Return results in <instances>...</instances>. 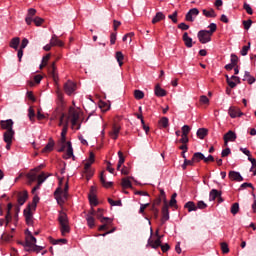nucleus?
Masks as SVG:
<instances>
[{
	"label": "nucleus",
	"mask_w": 256,
	"mask_h": 256,
	"mask_svg": "<svg viewBox=\"0 0 256 256\" xmlns=\"http://www.w3.org/2000/svg\"><path fill=\"white\" fill-rule=\"evenodd\" d=\"M226 82L228 83L230 89H235V87H237V84L241 83V78H239V76H231V78H229L228 75H226Z\"/></svg>",
	"instance_id": "nucleus-12"
},
{
	"label": "nucleus",
	"mask_w": 256,
	"mask_h": 256,
	"mask_svg": "<svg viewBox=\"0 0 256 256\" xmlns=\"http://www.w3.org/2000/svg\"><path fill=\"white\" fill-rule=\"evenodd\" d=\"M149 205H150L149 202H147L146 204L140 203L139 214L140 215H145V209H147V207H149Z\"/></svg>",
	"instance_id": "nucleus-52"
},
{
	"label": "nucleus",
	"mask_w": 256,
	"mask_h": 256,
	"mask_svg": "<svg viewBox=\"0 0 256 256\" xmlns=\"http://www.w3.org/2000/svg\"><path fill=\"white\" fill-rule=\"evenodd\" d=\"M59 143L61 147L58 149V153H63L66 150V154L63 155V159H71L73 157V146L71 141H67V136H61Z\"/></svg>",
	"instance_id": "nucleus-4"
},
{
	"label": "nucleus",
	"mask_w": 256,
	"mask_h": 256,
	"mask_svg": "<svg viewBox=\"0 0 256 256\" xmlns=\"http://www.w3.org/2000/svg\"><path fill=\"white\" fill-rule=\"evenodd\" d=\"M196 207L197 209H207V203H204L203 201H198Z\"/></svg>",
	"instance_id": "nucleus-64"
},
{
	"label": "nucleus",
	"mask_w": 256,
	"mask_h": 256,
	"mask_svg": "<svg viewBox=\"0 0 256 256\" xmlns=\"http://www.w3.org/2000/svg\"><path fill=\"white\" fill-rule=\"evenodd\" d=\"M36 180L39 185H43V183H45V181L47 180V176H45V173H41L37 176Z\"/></svg>",
	"instance_id": "nucleus-46"
},
{
	"label": "nucleus",
	"mask_w": 256,
	"mask_h": 256,
	"mask_svg": "<svg viewBox=\"0 0 256 256\" xmlns=\"http://www.w3.org/2000/svg\"><path fill=\"white\" fill-rule=\"evenodd\" d=\"M179 143H182L183 145H187V143H189V136L182 134L181 139L179 140Z\"/></svg>",
	"instance_id": "nucleus-58"
},
{
	"label": "nucleus",
	"mask_w": 256,
	"mask_h": 256,
	"mask_svg": "<svg viewBox=\"0 0 256 256\" xmlns=\"http://www.w3.org/2000/svg\"><path fill=\"white\" fill-rule=\"evenodd\" d=\"M76 89H77V85L71 80H68L64 84V91L66 95H71L72 93H75Z\"/></svg>",
	"instance_id": "nucleus-11"
},
{
	"label": "nucleus",
	"mask_w": 256,
	"mask_h": 256,
	"mask_svg": "<svg viewBox=\"0 0 256 256\" xmlns=\"http://www.w3.org/2000/svg\"><path fill=\"white\" fill-rule=\"evenodd\" d=\"M37 203H39V196H34L32 203L27 208L35 211L37 209Z\"/></svg>",
	"instance_id": "nucleus-43"
},
{
	"label": "nucleus",
	"mask_w": 256,
	"mask_h": 256,
	"mask_svg": "<svg viewBox=\"0 0 256 256\" xmlns=\"http://www.w3.org/2000/svg\"><path fill=\"white\" fill-rule=\"evenodd\" d=\"M44 249L43 246H38L34 244V247L30 250V253H41V250Z\"/></svg>",
	"instance_id": "nucleus-56"
},
{
	"label": "nucleus",
	"mask_w": 256,
	"mask_h": 256,
	"mask_svg": "<svg viewBox=\"0 0 256 256\" xmlns=\"http://www.w3.org/2000/svg\"><path fill=\"white\" fill-rule=\"evenodd\" d=\"M196 135L199 139H205V137H207V129L205 128L198 129Z\"/></svg>",
	"instance_id": "nucleus-41"
},
{
	"label": "nucleus",
	"mask_w": 256,
	"mask_h": 256,
	"mask_svg": "<svg viewBox=\"0 0 256 256\" xmlns=\"http://www.w3.org/2000/svg\"><path fill=\"white\" fill-rule=\"evenodd\" d=\"M20 245H23L24 250L28 253H31L32 248L37 245V238L35 236H26L25 242H19Z\"/></svg>",
	"instance_id": "nucleus-7"
},
{
	"label": "nucleus",
	"mask_w": 256,
	"mask_h": 256,
	"mask_svg": "<svg viewBox=\"0 0 256 256\" xmlns=\"http://www.w3.org/2000/svg\"><path fill=\"white\" fill-rule=\"evenodd\" d=\"M228 177L230 181H236L237 183H241V181H243V176H241V173L237 171H230Z\"/></svg>",
	"instance_id": "nucleus-20"
},
{
	"label": "nucleus",
	"mask_w": 256,
	"mask_h": 256,
	"mask_svg": "<svg viewBox=\"0 0 256 256\" xmlns=\"http://www.w3.org/2000/svg\"><path fill=\"white\" fill-rule=\"evenodd\" d=\"M28 117H29L31 123H35V110L33 109V107H30L28 109Z\"/></svg>",
	"instance_id": "nucleus-45"
},
{
	"label": "nucleus",
	"mask_w": 256,
	"mask_h": 256,
	"mask_svg": "<svg viewBox=\"0 0 256 256\" xmlns=\"http://www.w3.org/2000/svg\"><path fill=\"white\" fill-rule=\"evenodd\" d=\"M229 155H231V149L230 148H226V149L222 150V152H221L222 157H229Z\"/></svg>",
	"instance_id": "nucleus-62"
},
{
	"label": "nucleus",
	"mask_w": 256,
	"mask_h": 256,
	"mask_svg": "<svg viewBox=\"0 0 256 256\" xmlns=\"http://www.w3.org/2000/svg\"><path fill=\"white\" fill-rule=\"evenodd\" d=\"M182 41L188 49L193 47V38L189 37V33L185 32L182 36Z\"/></svg>",
	"instance_id": "nucleus-24"
},
{
	"label": "nucleus",
	"mask_w": 256,
	"mask_h": 256,
	"mask_svg": "<svg viewBox=\"0 0 256 256\" xmlns=\"http://www.w3.org/2000/svg\"><path fill=\"white\" fill-rule=\"evenodd\" d=\"M221 251L224 254L229 253V245L226 242L221 243Z\"/></svg>",
	"instance_id": "nucleus-55"
},
{
	"label": "nucleus",
	"mask_w": 256,
	"mask_h": 256,
	"mask_svg": "<svg viewBox=\"0 0 256 256\" xmlns=\"http://www.w3.org/2000/svg\"><path fill=\"white\" fill-rule=\"evenodd\" d=\"M165 19V14L163 12H158L152 19V23L155 25V23H159V21H163Z\"/></svg>",
	"instance_id": "nucleus-39"
},
{
	"label": "nucleus",
	"mask_w": 256,
	"mask_h": 256,
	"mask_svg": "<svg viewBox=\"0 0 256 256\" xmlns=\"http://www.w3.org/2000/svg\"><path fill=\"white\" fill-rule=\"evenodd\" d=\"M242 25H243V27H244V29H245L246 31H249V29H251V25H253V20H251V19H249V20H244V21L242 22Z\"/></svg>",
	"instance_id": "nucleus-48"
},
{
	"label": "nucleus",
	"mask_w": 256,
	"mask_h": 256,
	"mask_svg": "<svg viewBox=\"0 0 256 256\" xmlns=\"http://www.w3.org/2000/svg\"><path fill=\"white\" fill-rule=\"evenodd\" d=\"M1 128L5 129L6 131H9L13 129V120L8 119V120H2L0 122Z\"/></svg>",
	"instance_id": "nucleus-26"
},
{
	"label": "nucleus",
	"mask_w": 256,
	"mask_h": 256,
	"mask_svg": "<svg viewBox=\"0 0 256 256\" xmlns=\"http://www.w3.org/2000/svg\"><path fill=\"white\" fill-rule=\"evenodd\" d=\"M154 92H155L156 97H165V95H167V91H165V89L161 88V86L159 84H157L155 86Z\"/></svg>",
	"instance_id": "nucleus-27"
},
{
	"label": "nucleus",
	"mask_w": 256,
	"mask_h": 256,
	"mask_svg": "<svg viewBox=\"0 0 256 256\" xmlns=\"http://www.w3.org/2000/svg\"><path fill=\"white\" fill-rule=\"evenodd\" d=\"M58 223L60 225L62 237H65V235H69V233H71V226H69V218L67 217V213L63 211L59 212Z\"/></svg>",
	"instance_id": "nucleus-3"
},
{
	"label": "nucleus",
	"mask_w": 256,
	"mask_h": 256,
	"mask_svg": "<svg viewBox=\"0 0 256 256\" xmlns=\"http://www.w3.org/2000/svg\"><path fill=\"white\" fill-rule=\"evenodd\" d=\"M50 45L52 47H65V43H63V41H61L55 34H53L50 39Z\"/></svg>",
	"instance_id": "nucleus-21"
},
{
	"label": "nucleus",
	"mask_w": 256,
	"mask_h": 256,
	"mask_svg": "<svg viewBox=\"0 0 256 256\" xmlns=\"http://www.w3.org/2000/svg\"><path fill=\"white\" fill-rule=\"evenodd\" d=\"M118 157H119L118 164L123 165V163H125V156H123V152L119 151Z\"/></svg>",
	"instance_id": "nucleus-61"
},
{
	"label": "nucleus",
	"mask_w": 256,
	"mask_h": 256,
	"mask_svg": "<svg viewBox=\"0 0 256 256\" xmlns=\"http://www.w3.org/2000/svg\"><path fill=\"white\" fill-rule=\"evenodd\" d=\"M223 140L225 147H227V145H229V142L233 143L237 140V134L233 130H230L226 134H224Z\"/></svg>",
	"instance_id": "nucleus-9"
},
{
	"label": "nucleus",
	"mask_w": 256,
	"mask_h": 256,
	"mask_svg": "<svg viewBox=\"0 0 256 256\" xmlns=\"http://www.w3.org/2000/svg\"><path fill=\"white\" fill-rule=\"evenodd\" d=\"M93 163H95V153L90 152L89 158L84 162L83 170V173L86 175V179L88 180L94 175L93 169H91V165H93Z\"/></svg>",
	"instance_id": "nucleus-6"
},
{
	"label": "nucleus",
	"mask_w": 256,
	"mask_h": 256,
	"mask_svg": "<svg viewBox=\"0 0 256 256\" xmlns=\"http://www.w3.org/2000/svg\"><path fill=\"white\" fill-rule=\"evenodd\" d=\"M119 133H121V126L114 124L112 126V130L109 132V137H111V139L114 141H117L119 138Z\"/></svg>",
	"instance_id": "nucleus-15"
},
{
	"label": "nucleus",
	"mask_w": 256,
	"mask_h": 256,
	"mask_svg": "<svg viewBox=\"0 0 256 256\" xmlns=\"http://www.w3.org/2000/svg\"><path fill=\"white\" fill-rule=\"evenodd\" d=\"M197 15H199V9L192 8L187 12L185 19H186V21L193 23V21H195V17H197Z\"/></svg>",
	"instance_id": "nucleus-14"
},
{
	"label": "nucleus",
	"mask_w": 256,
	"mask_h": 256,
	"mask_svg": "<svg viewBox=\"0 0 256 256\" xmlns=\"http://www.w3.org/2000/svg\"><path fill=\"white\" fill-rule=\"evenodd\" d=\"M208 29L209 30H200L198 32V40L202 43V45L211 42V37H213V33L217 31V24L210 23Z\"/></svg>",
	"instance_id": "nucleus-2"
},
{
	"label": "nucleus",
	"mask_w": 256,
	"mask_h": 256,
	"mask_svg": "<svg viewBox=\"0 0 256 256\" xmlns=\"http://www.w3.org/2000/svg\"><path fill=\"white\" fill-rule=\"evenodd\" d=\"M231 213L232 215H237L239 213V203H234L232 206H231Z\"/></svg>",
	"instance_id": "nucleus-51"
},
{
	"label": "nucleus",
	"mask_w": 256,
	"mask_h": 256,
	"mask_svg": "<svg viewBox=\"0 0 256 256\" xmlns=\"http://www.w3.org/2000/svg\"><path fill=\"white\" fill-rule=\"evenodd\" d=\"M177 205V193L172 194L170 199V207H175Z\"/></svg>",
	"instance_id": "nucleus-54"
},
{
	"label": "nucleus",
	"mask_w": 256,
	"mask_h": 256,
	"mask_svg": "<svg viewBox=\"0 0 256 256\" xmlns=\"http://www.w3.org/2000/svg\"><path fill=\"white\" fill-rule=\"evenodd\" d=\"M97 219H99L103 224L99 226L98 231H107V229H109V225L113 224V219L109 217H101L100 214H97Z\"/></svg>",
	"instance_id": "nucleus-8"
},
{
	"label": "nucleus",
	"mask_w": 256,
	"mask_h": 256,
	"mask_svg": "<svg viewBox=\"0 0 256 256\" xmlns=\"http://www.w3.org/2000/svg\"><path fill=\"white\" fill-rule=\"evenodd\" d=\"M27 199H29V193L27 192V190H23L22 192L18 193V198H17L18 205H25V203L27 202Z\"/></svg>",
	"instance_id": "nucleus-17"
},
{
	"label": "nucleus",
	"mask_w": 256,
	"mask_h": 256,
	"mask_svg": "<svg viewBox=\"0 0 256 256\" xmlns=\"http://www.w3.org/2000/svg\"><path fill=\"white\" fill-rule=\"evenodd\" d=\"M237 63H239V57H237L235 54H231V64L234 67H237Z\"/></svg>",
	"instance_id": "nucleus-57"
},
{
	"label": "nucleus",
	"mask_w": 256,
	"mask_h": 256,
	"mask_svg": "<svg viewBox=\"0 0 256 256\" xmlns=\"http://www.w3.org/2000/svg\"><path fill=\"white\" fill-rule=\"evenodd\" d=\"M54 148H55V141L53 140V138H49L48 143L42 149V153H51V151H53Z\"/></svg>",
	"instance_id": "nucleus-23"
},
{
	"label": "nucleus",
	"mask_w": 256,
	"mask_h": 256,
	"mask_svg": "<svg viewBox=\"0 0 256 256\" xmlns=\"http://www.w3.org/2000/svg\"><path fill=\"white\" fill-rule=\"evenodd\" d=\"M85 219L87 221V225H88L89 229H93L95 227V217H93L91 215H86Z\"/></svg>",
	"instance_id": "nucleus-36"
},
{
	"label": "nucleus",
	"mask_w": 256,
	"mask_h": 256,
	"mask_svg": "<svg viewBox=\"0 0 256 256\" xmlns=\"http://www.w3.org/2000/svg\"><path fill=\"white\" fill-rule=\"evenodd\" d=\"M168 19H171L174 23H177V11H174L172 14L168 16Z\"/></svg>",
	"instance_id": "nucleus-63"
},
{
	"label": "nucleus",
	"mask_w": 256,
	"mask_h": 256,
	"mask_svg": "<svg viewBox=\"0 0 256 256\" xmlns=\"http://www.w3.org/2000/svg\"><path fill=\"white\" fill-rule=\"evenodd\" d=\"M13 137H15V130L14 129H10V130H6L4 132V142L5 143H13Z\"/></svg>",
	"instance_id": "nucleus-18"
},
{
	"label": "nucleus",
	"mask_w": 256,
	"mask_h": 256,
	"mask_svg": "<svg viewBox=\"0 0 256 256\" xmlns=\"http://www.w3.org/2000/svg\"><path fill=\"white\" fill-rule=\"evenodd\" d=\"M50 73L54 81H59V75L57 74V66H55V62H53L50 67Z\"/></svg>",
	"instance_id": "nucleus-33"
},
{
	"label": "nucleus",
	"mask_w": 256,
	"mask_h": 256,
	"mask_svg": "<svg viewBox=\"0 0 256 256\" xmlns=\"http://www.w3.org/2000/svg\"><path fill=\"white\" fill-rule=\"evenodd\" d=\"M148 243L152 249H159V247H161V236H159L156 240L149 239Z\"/></svg>",
	"instance_id": "nucleus-30"
},
{
	"label": "nucleus",
	"mask_w": 256,
	"mask_h": 256,
	"mask_svg": "<svg viewBox=\"0 0 256 256\" xmlns=\"http://www.w3.org/2000/svg\"><path fill=\"white\" fill-rule=\"evenodd\" d=\"M69 193V182H66L64 189L58 187L54 192V197L58 203V205H64L65 201H67Z\"/></svg>",
	"instance_id": "nucleus-5"
},
{
	"label": "nucleus",
	"mask_w": 256,
	"mask_h": 256,
	"mask_svg": "<svg viewBox=\"0 0 256 256\" xmlns=\"http://www.w3.org/2000/svg\"><path fill=\"white\" fill-rule=\"evenodd\" d=\"M20 43H21V39H20L19 37H14V38H12L11 41H10V47H11L12 49L17 50V49H19V44H20Z\"/></svg>",
	"instance_id": "nucleus-34"
},
{
	"label": "nucleus",
	"mask_w": 256,
	"mask_h": 256,
	"mask_svg": "<svg viewBox=\"0 0 256 256\" xmlns=\"http://www.w3.org/2000/svg\"><path fill=\"white\" fill-rule=\"evenodd\" d=\"M191 131V127L189 125H184L182 127V135H187L189 136V132Z\"/></svg>",
	"instance_id": "nucleus-60"
},
{
	"label": "nucleus",
	"mask_w": 256,
	"mask_h": 256,
	"mask_svg": "<svg viewBox=\"0 0 256 256\" xmlns=\"http://www.w3.org/2000/svg\"><path fill=\"white\" fill-rule=\"evenodd\" d=\"M167 221H169V206L167 204H164V206L162 207L161 222L163 224V223H167Z\"/></svg>",
	"instance_id": "nucleus-22"
},
{
	"label": "nucleus",
	"mask_w": 256,
	"mask_h": 256,
	"mask_svg": "<svg viewBox=\"0 0 256 256\" xmlns=\"http://www.w3.org/2000/svg\"><path fill=\"white\" fill-rule=\"evenodd\" d=\"M24 217L26 224L29 227H33V210L31 208L24 209Z\"/></svg>",
	"instance_id": "nucleus-13"
},
{
	"label": "nucleus",
	"mask_w": 256,
	"mask_h": 256,
	"mask_svg": "<svg viewBox=\"0 0 256 256\" xmlns=\"http://www.w3.org/2000/svg\"><path fill=\"white\" fill-rule=\"evenodd\" d=\"M217 197H221V191L217 189H212L209 193V201H215Z\"/></svg>",
	"instance_id": "nucleus-32"
},
{
	"label": "nucleus",
	"mask_w": 256,
	"mask_h": 256,
	"mask_svg": "<svg viewBox=\"0 0 256 256\" xmlns=\"http://www.w3.org/2000/svg\"><path fill=\"white\" fill-rule=\"evenodd\" d=\"M121 185L123 189H131L133 187V184H131V180H129V178H122Z\"/></svg>",
	"instance_id": "nucleus-38"
},
{
	"label": "nucleus",
	"mask_w": 256,
	"mask_h": 256,
	"mask_svg": "<svg viewBox=\"0 0 256 256\" xmlns=\"http://www.w3.org/2000/svg\"><path fill=\"white\" fill-rule=\"evenodd\" d=\"M184 209H187L188 213H191L193 211H197V205L195 204V202L193 201H188L185 205H184Z\"/></svg>",
	"instance_id": "nucleus-28"
},
{
	"label": "nucleus",
	"mask_w": 256,
	"mask_h": 256,
	"mask_svg": "<svg viewBox=\"0 0 256 256\" xmlns=\"http://www.w3.org/2000/svg\"><path fill=\"white\" fill-rule=\"evenodd\" d=\"M192 159L194 163H201V161H204L205 155L201 152H195L192 156Z\"/></svg>",
	"instance_id": "nucleus-29"
},
{
	"label": "nucleus",
	"mask_w": 256,
	"mask_h": 256,
	"mask_svg": "<svg viewBox=\"0 0 256 256\" xmlns=\"http://www.w3.org/2000/svg\"><path fill=\"white\" fill-rule=\"evenodd\" d=\"M44 22L45 20L41 17H35L33 20V23L36 25V27H41V25H43Z\"/></svg>",
	"instance_id": "nucleus-50"
},
{
	"label": "nucleus",
	"mask_w": 256,
	"mask_h": 256,
	"mask_svg": "<svg viewBox=\"0 0 256 256\" xmlns=\"http://www.w3.org/2000/svg\"><path fill=\"white\" fill-rule=\"evenodd\" d=\"M151 211L154 215V219H159V208L152 206Z\"/></svg>",
	"instance_id": "nucleus-59"
},
{
	"label": "nucleus",
	"mask_w": 256,
	"mask_h": 256,
	"mask_svg": "<svg viewBox=\"0 0 256 256\" xmlns=\"http://www.w3.org/2000/svg\"><path fill=\"white\" fill-rule=\"evenodd\" d=\"M102 212H103V209L101 208L98 209V212H96L95 209L91 208L86 215H90V217H95V215L97 217V215H101V217H103Z\"/></svg>",
	"instance_id": "nucleus-42"
},
{
	"label": "nucleus",
	"mask_w": 256,
	"mask_h": 256,
	"mask_svg": "<svg viewBox=\"0 0 256 256\" xmlns=\"http://www.w3.org/2000/svg\"><path fill=\"white\" fill-rule=\"evenodd\" d=\"M159 126L162 127L163 129H167L169 127V118L162 117L159 120Z\"/></svg>",
	"instance_id": "nucleus-40"
},
{
	"label": "nucleus",
	"mask_w": 256,
	"mask_h": 256,
	"mask_svg": "<svg viewBox=\"0 0 256 256\" xmlns=\"http://www.w3.org/2000/svg\"><path fill=\"white\" fill-rule=\"evenodd\" d=\"M108 203H110V205L112 206V207H121V205H123L122 203H121V200H113V199H111V198H108Z\"/></svg>",
	"instance_id": "nucleus-49"
},
{
	"label": "nucleus",
	"mask_w": 256,
	"mask_h": 256,
	"mask_svg": "<svg viewBox=\"0 0 256 256\" xmlns=\"http://www.w3.org/2000/svg\"><path fill=\"white\" fill-rule=\"evenodd\" d=\"M88 199L91 207H97V205H99V201L97 200V195H95V191L93 190V187L90 190Z\"/></svg>",
	"instance_id": "nucleus-19"
},
{
	"label": "nucleus",
	"mask_w": 256,
	"mask_h": 256,
	"mask_svg": "<svg viewBox=\"0 0 256 256\" xmlns=\"http://www.w3.org/2000/svg\"><path fill=\"white\" fill-rule=\"evenodd\" d=\"M250 49H251V42H248V45L243 46L242 50L240 51V54L242 55V57H245V55L249 53Z\"/></svg>",
	"instance_id": "nucleus-44"
},
{
	"label": "nucleus",
	"mask_w": 256,
	"mask_h": 256,
	"mask_svg": "<svg viewBox=\"0 0 256 256\" xmlns=\"http://www.w3.org/2000/svg\"><path fill=\"white\" fill-rule=\"evenodd\" d=\"M243 9L246 10V13H248V15H253V8H251V5H249L248 3H244Z\"/></svg>",
	"instance_id": "nucleus-53"
},
{
	"label": "nucleus",
	"mask_w": 256,
	"mask_h": 256,
	"mask_svg": "<svg viewBox=\"0 0 256 256\" xmlns=\"http://www.w3.org/2000/svg\"><path fill=\"white\" fill-rule=\"evenodd\" d=\"M115 59L118 62L119 67H123V60L125 59L123 52H121V51L116 52Z\"/></svg>",
	"instance_id": "nucleus-35"
},
{
	"label": "nucleus",
	"mask_w": 256,
	"mask_h": 256,
	"mask_svg": "<svg viewBox=\"0 0 256 256\" xmlns=\"http://www.w3.org/2000/svg\"><path fill=\"white\" fill-rule=\"evenodd\" d=\"M134 97H135V99H137L139 101L145 97V93L141 90H135Z\"/></svg>",
	"instance_id": "nucleus-47"
},
{
	"label": "nucleus",
	"mask_w": 256,
	"mask_h": 256,
	"mask_svg": "<svg viewBox=\"0 0 256 256\" xmlns=\"http://www.w3.org/2000/svg\"><path fill=\"white\" fill-rule=\"evenodd\" d=\"M202 15H204V17H208L211 19H215V17H217V13L215 12V10L213 8L203 9Z\"/></svg>",
	"instance_id": "nucleus-25"
},
{
	"label": "nucleus",
	"mask_w": 256,
	"mask_h": 256,
	"mask_svg": "<svg viewBox=\"0 0 256 256\" xmlns=\"http://www.w3.org/2000/svg\"><path fill=\"white\" fill-rule=\"evenodd\" d=\"M69 121L71 122L72 129H81V124H79V112L74 108H70L68 120H66L62 128L61 137H67V131L69 130Z\"/></svg>",
	"instance_id": "nucleus-1"
},
{
	"label": "nucleus",
	"mask_w": 256,
	"mask_h": 256,
	"mask_svg": "<svg viewBox=\"0 0 256 256\" xmlns=\"http://www.w3.org/2000/svg\"><path fill=\"white\" fill-rule=\"evenodd\" d=\"M43 166H38L34 169H32L27 175V179L29 180V184L31 185V183H34V181H37V173H39L41 171V168Z\"/></svg>",
	"instance_id": "nucleus-10"
},
{
	"label": "nucleus",
	"mask_w": 256,
	"mask_h": 256,
	"mask_svg": "<svg viewBox=\"0 0 256 256\" xmlns=\"http://www.w3.org/2000/svg\"><path fill=\"white\" fill-rule=\"evenodd\" d=\"M13 209V204L12 203H8L7 205V214H6V225H9V223L11 222V210Z\"/></svg>",
	"instance_id": "nucleus-37"
},
{
	"label": "nucleus",
	"mask_w": 256,
	"mask_h": 256,
	"mask_svg": "<svg viewBox=\"0 0 256 256\" xmlns=\"http://www.w3.org/2000/svg\"><path fill=\"white\" fill-rule=\"evenodd\" d=\"M228 115L231 117V119H236V117H242L243 112H241V109L231 106L228 110Z\"/></svg>",
	"instance_id": "nucleus-16"
},
{
	"label": "nucleus",
	"mask_w": 256,
	"mask_h": 256,
	"mask_svg": "<svg viewBox=\"0 0 256 256\" xmlns=\"http://www.w3.org/2000/svg\"><path fill=\"white\" fill-rule=\"evenodd\" d=\"M100 183L106 189H109V188L113 187V182H106L104 172H101V174H100Z\"/></svg>",
	"instance_id": "nucleus-31"
}]
</instances>
